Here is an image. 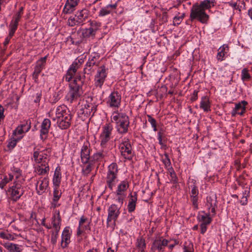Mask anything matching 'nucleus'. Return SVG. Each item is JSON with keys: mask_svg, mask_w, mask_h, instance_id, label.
Instances as JSON below:
<instances>
[{"mask_svg": "<svg viewBox=\"0 0 252 252\" xmlns=\"http://www.w3.org/2000/svg\"><path fill=\"white\" fill-rule=\"evenodd\" d=\"M206 206L209 210H211V216H215L217 208V198L215 194L207 197Z\"/></svg>", "mask_w": 252, "mask_h": 252, "instance_id": "obj_18", "label": "nucleus"}, {"mask_svg": "<svg viewBox=\"0 0 252 252\" xmlns=\"http://www.w3.org/2000/svg\"><path fill=\"white\" fill-rule=\"evenodd\" d=\"M128 203L127 205V210L129 213L133 212L136 207V204L137 201V193L134 192L129 195Z\"/></svg>", "mask_w": 252, "mask_h": 252, "instance_id": "obj_23", "label": "nucleus"}, {"mask_svg": "<svg viewBox=\"0 0 252 252\" xmlns=\"http://www.w3.org/2000/svg\"><path fill=\"white\" fill-rule=\"evenodd\" d=\"M95 66H98V64L88 61L83 69L84 73L88 75L92 74L95 70Z\"/></svg>", "mask_w": 252, "mask_h": 252, "instance_id": "obj_33", "label": "nucleus"}, {"mask_svg": "<svg viewBox=\"0 0 252 252\" xmlns=\"http://www.w3.org/2000/svg\"><path fill=\"white\" fill-rule=\"evenodd\" d=\"M49 186V178L48 176L45 177H40L38 179L36 185L37 193L41 195L45 191Z\"/></svg>", "mask_w": 252, "mask_h": 252, "instance_id": "obj_19", "label": "nucleus"}, {"mask_svg": "<svg viewBox=\"0 0 252 252\" xmlns=\"http://www.w3.org/2000/svg\"><path fill=\"white\" fill-rule=\"evenodd\" d=\"M100 54L97 52H93L89 56L88 60L90 62H94V63L99 64V59L100 58Z\"/></svg>", "mask_w": 252, "mask_h": 252, "instance_id": "obj_43", "label": "nucleus"}, {"mask_svg": "<svg viewBox=\"0 0 252 252\" xmlns=\"http://www.w3.org/2000/svg\"><path fill=\"white\" fill-rule=\"evenodd\" d=\"M12 180V176L8 174V176H5L4 178L1 180V181L3 182V184L6 185L8 183H9L10 181H11Z\"/></svg>", "mask_w": 252, "mask_h": 252, "instance_id": "obj_62", "label": "nucleus"}, {"mask_svg": "<svg viewBox=\"0 0 252 252\" xmlns=\"http://www.w3.org/2000/svg\"><path fill=\"white\" fill-rule=\"evenodd\" d=\"M112 122L116 124V128L120 134H125L128 131L129 126V120L128 117L124 113H119L115 111L111 117Z\"/></svg>", "mask_w": 252, "mask_h": 252, "instance_id": "obj_2", "label": "nucleus"}, {"mask_svg": "<svg viewBox=\"0 0 252 252\" xmlns=\"http://www.w3.org/2000/svg\"><path fill=\"white\" fill-rule=\"evenodd\" d=\"M108 70L104 64L97 68L94 78V85L96 87L102 88L108 75Z\"/></svg>", "mask_w": 252, "mask_h": 252, "instance_id": "obj_7", "label": "nucleus"}, {"mask_svg": "<svg viewBox=\"0 0 252 252\" xmlns=\"http://www.w3.org/2000/svg\"><path fill=\"white\" fill-rule=\"evenodd\" d=\"M129 188V183L126 180L122 181L118 185L117 189L115 193H118L121 194H126L125 192Z\"/></svg>", "mask_w": 252, "mask_h": 252, "instance_id": "obj_30", "label": "nucleus"}, {"mask_svg": "<svg viewBox=\"0 0 252 252\" xmlns=\"http://www.w3.org/2000/svg\"><path fill=\"white\" fill-rule=\"evenodd\" d=\"M22 184L21 180L14 181L13 185L9 188L8 191L12 200L17 201L23 195L24 189L22 186Z\"/></svg>", "mask_w": 252, "mask_h": 252, "instance_id": "obj_6", "label": "nucleus"}, {"mask_svg": "<svg viewBox=\"0 0 252 252\" xmlns=\"http://www.w3.org/2000/svg\"><path fill=\"white\" fill-rule=\"evenodd\" d=\"M88 164L82 169V174L84 176H87L93 170V164L89 161Z\"/></svg>", "mask_w": 252, "mask_h": 252, "instance_id": "obj_45", "label": "nucleus"}, {"mask_svg": "<svg viewBox=\"0 0 252 252\" xmlns=\"http://www.w3.org/2000/svg\"><path fill=\"white\" fill-rule=\"evenodd\" d=\"M189 18L191 21L196 19L202 24H207L209 16L205 11L193 4L190 10Z\"/></svg>", "mask_w": 252, "mask_h": 252, "instance_id": "obj_5", "label": "nucleus"}, {"mask_svg": "<svg viewBox=\"0 0 252 252\" xmlns=\"http://www.w3.org/2000/svg\"><path fill=\"white\" fill-rule=\"evenodd\" d=\"M210 102L208 96H204L201 97L200 108L202 109L204 112L211 111Z\"/></svg>", "mask_w": 252, "mask_h": 252, "instance_id": "obj_31", "label": "nucleus"}, {"mask_svg": "<svg viewBox=\"0 0 252 252\" xmlns=\"http://www.w3.org/2000/svg\"><path fill=\"white\" fill-rule=\"evenodd\" d=\"M184 252H194L193 244L186 242L184 245Z\"/></svg>", "mask_w": 252, "mask_h": 252, "instance_id": "obj_51", "label": "nucleus"}, {"mask_svg": "<svg viewBox=\"0 0 252 252\" xmlns=\"http://www.w3.org/2000/svg\"><path fill=\"white\" fill-rule=\"evenodd\" d=\"M191 194H190V196H198L199 191H198L197 187L195 185H193L192 186H191Z\"/></svg>", "mask_w": 252, "mask_h": 252, "instance_id": "obj_61", "label": "nucleus"}, {"mask_svg": "<svg viewBox=\"0 0 252 252\" xmlns=\"http://www.w3.org/2000/svg\"><path fill=\"white\" fill-rule=\"evenodd\" d=\"M241 77L243 80H249L251 78L250 74L246 68H244L242 71Z\"/></svg>", "mask_w": 252, "mask_h": 252, "instance_id": "obj_56", "label": "nucleus"}, {"mask_svg": "<svg viewBox=\"0 0 252 252\" xmlns=\"http://www.w3.org/2000/svg\"><path fill=\"white\" fill-rule=\"evenodd\" d=\"M18 21H17L14 20H12L9 25V33L10 34V36H13L15 31H16L18 26Z\"/></svg>", "mask_w": 252, "mask_h": 252, "instance_id": "obj_41", "label": "nucleus"}, {"mask_svg": "<svg viewBox=\"0 0 252 252\" xmlns=\"http://www.w3.org/2000/svg\"><path fill=\"white\" fill-rule=\"evenodd\" d=\"M91 150L90 143L88 141L84 142L81 149V159L83 163L87 164L89 163L90 158H91L90 157Z\"/></svg>", "mask_w": 252, "mask_h": 252, "instance_id": "obj_17", "label": "nucleus"}, {"mask_svg": "<svg viewBox=\"0 0 252 252\" xmlns=\"http://www.w3.org/2000/svg\"><path fill=\"white\" fill-rule=\"evenodd\" d=\"M22 171L20 168L13 166L11 168V172L9 174L12 176V179L15 178V181L21 180V183L24 181L22 177Z\"/></svg>", "mask_w": 252, "mask_h": 252, "instance_id": "obj_28", "label": "nucleus"}, {"mask_svg": "<svg viewBox=\"0 0 252 252\" xmlns=\"http://www.w3.org/2000/svg\"><path fill=\"white\" fill-rule=\"evenodd\" d=\"M169 241L163 236L157 237L152 245L151 250L153 252H163L165 247L168 245Z\"/></svg>", "mask_w": 252, "mask_h": 252, "instance_id": "obj_12", "label": "nucleus"}, {"mask_svg": "<svg viewBox=\"0 0 252 252\" xmlns=\"http://www.w3.org/2000/svg\"><path fill=\"white\" fill-rule=\"evenodd\" d=\"M23 136H17L16 137H13L10 139L8 143L7 147L9 150L13 149L17 144V143L18 141H19L22 138Z\"/></svg>", "mask_w": 252, "mask_h": 252, "instance_id": "obj_42", "label": "nucleus"}, {"mask_svg": "<svg viewBox=\"0 0 252 252\" xmlns=\"http://www.w3.org/2000/svg\"><path fill=\"white\" fill-rule=\"evenodd\" d=\"M97 106V105L95 103H90L87 101L81 110L82 111V113L86 116H93L96 111Z\"/></svg>", "mask_w": 252, "mask_h": 252, "instance_id": "obj_21", "label": "nucleus"}, {"mask_svg": "<svg viewBox=\"0 0 252 252\" xmlns=\"http://www.w3.org/2000/svg\"><path fill=\"white\" fill-rule=\"evenodd\" d=\"M80 0H67L64 6L63 12L68 14L73 12L75 7L78 4Z\"/></svg>", "mask_w": 252, "mask_h": 252, "instance_id": "obj_22", "label": "nucleus"}, {"mask_svg": "<svg viewBox=\"0 0 252 252\" xmlns=\"http://www.w3.org/2000/svg\"><path fill=\"white\" fill-rule=\"evenodd\" d=\"M41 71L34 68V71L32 74V79L34 80V82L36 83L38 82V76L41 73Z\"/></svg>", "mask_w": 252, "mask_h": 252, "instance_id": "obj_54", "label": "nucleus"}, {"mask_svg": "<svg viewBox=\"0 0 252 252\" xmlns=\"http://www.w3.org/2000/svg\"><path fill=\"white\" fill-rule=\"evenodd\" d=\"M90 28L95 33L101 26V23L96 21H90Z\"/></svg>", "mask_w": 252, "mask_h": 252, "instance_id": "obj_46", "label": "nucleus"}, {"mask_svg": "<svg viewBox=\"0 0 252 252\" xmlns=\"http://www.w3.org/2000/svg\"><path fill=\"white\" fill-rule=\"evenodd\" d=\"M117 6V3L108 4L105 7L102 8L100 10L98 16L100 17H103L110 14L113 10L116 8Z\"/></svg>", "mask_w": 252, "mask_h": 252, "instance_id": "obj_26", "label": "nucleus"}, {"mask_svg": "<svg viewBox=\"0 0 252 252\" xmlns=\"http://www.w3.org/2000/svg\"><path fill=\"white\" fill-rule=\"evenodd\" d=\"M121 206L112 204L108 209V216L107 219V226H110V222L113 221V225H115V222L120 214Z\"/></svg>", "mask_w": 252, "mask_h": 252, "instance_id": "obj_10", "label": "nucleus"}, {"mask_svg": "<svg viewBox=\"0 0 252 252\" xmlns=\"http://www.w3.org/2000/svg\"><path fill=\"white\" fill-rule=\"evenodd\" d=\"M190 198H191V201L192 204V206L193 207L194 209H196V210L198 209V196H190Z\"/></svg>", "mask_w": 252, "mask_h": 252, "instance_id": "obj_59", "label": "nucleus"}, {"mask_svg": "<svg viewBox=\"0 0 252 252\" xmlns=\"http://www.w3.org/2000/svg\"><path fill=\"white\" fill-rule=\"evenodd\" d=\"M119 148L122 156L126 159L130 160L134 156V152L128 138H124L120 143Z\"/></svg>", "mask_w": 252, "mask_h": 252, "instance_id": "obj_4", "label": "nucleus"}, {"mask_svg": "<svg viewBox=\"0 0 252 252\" xmlns=\"http://www.w3.org/2000/svg\"><path fill=\"white\" fill-rule=\"evenodd\" d=\"M72 231L69 226H66L63 230L61 235V247L65 249L68 247L71 241Z\"/></svg>", "mask_w": 252, "mask_h": 252, "instance_id": "obj_15", "label": "nucleus"}, {"mask_svg": "<svg viewBox=\"0 0 252 252\" xmlns=\"http://www.w3.org/2000/svg\"><path fill=\"white\" fill-rule=\"evenodd\" d=\"M106 183L108 188L113 190L117 183L118 176L107 175L106 177Z\"/></svg>", "mask_w": 252, "mask_h": 252, "instance_id": "obj_27", "label": "nucleus"}, {"mask_svg": "<svg viewBox=\"0 0 252 252\" xmlns=\"http://www.w3.org/2000/svg\"><path fill=\"white\" fill-rule=\"evenodd\" d=\"M50 155L47 150L35 151L33 153V158L35 163L39 164H49Z\"/></svg>", "mask_w": 252, "mask_h": 252, "instance_id": "obj_11", "label": "nucleus"}, {"mask_svg": "<svg viewBox=\"0 0 252 252\" xmlns=\"http://www.w3.org/2000/svg\"><path fill=\"white\" fill-rule=\"evenodd\" d=\"M213 3V0H205L201 1L200 4L195 3L194 5L200 8L203 11H205L206 9H209L211 7V4Z\"/></svg>", "mask_w": 252, "mask_h": 252, "instance_id": "obj_35", "label": "nucleus"}, {"mask_svg": "<svg viewBox=\"0 0 252 252\" xmlns=\"http://www.w3.org/2000/svg\"><path fill=\"white\" fill-rule=\"evenodd\" d=\"M62 219L60 211H58L57 214H54L52 218L51 223L55 231H60L61 226Z\"/></svg>", "mask_w": 252, "mask_h": 252, "instance_id": "obj_25", "label": "nucleus"}, {"mask_svg": "<svg viewBox=\"0 0 252 252\" xmlns=\"http://www.w3.org/2000/svg\"><path fill=\"white\" fill-rule=\"evenodd\" d=\"M47 59V55L46 56L41 58L40 59H39L36 62L35 64V66L34 68L38 69L41 71H42L46 63V60Z\"/></svg>", "mask_w": 252, "mask_h": 252, "instance_id": "obj_39", "label": "nucleus"}, {"mask_svg": "<svg viewBox=\"0 0 252 252\" xmlns=\"http://www.w3.org/2000/svg\"><path fill=\"white\" fill-rule=\"evenodd\" d=\"M164 158H162V161L165 165V168L168 170V168H172L171 166V162L169 159L168 155L167 153L164 154Z\"/></svg>", "mask_w": 252, "mask_h": 252, "instance_id": "obj_49", "label": "nucleus"}, {"mask_svg": "<svg viewBox=\"0 0 252 252\" xmlns=\"http://www.w3.org/2000/svg\"><path fill=\"white\" fill-rule=\"evenodd\" d=\"M51 126V121L48 119H44L42 122L40 130V137L42 141H44L47 138V135Z\"/></svg>", "mask_w": 252, "mask_h": 252, "instance_id": "obj_20", "label": "nucleus"}, {"mask_svg": "<svg viewBox=\"0 0 252 252\" xmlns=\"http://www.w3.org/2000/svg\"><path fill=\"white\" fill-rule=\"evenodd\" d=\"M59 187H54V191H53V197L52 200L56 201H59L60 199L62 192L59 189Z\"/></svg>", "mask_w": 252, "mask_h": 252, "instance_id": "obj_48", "label": "nucleus"}, {"mask_svg": "<svg viewBox=\"0 0 252 252\" xmlns=\"http://www.w3.org/2000/svg\"><path fill=\"white\" fill-rule=\"evenodd\" d=\"M204 214L203 215H200L199 216V220L202 221V223H210L212 220L211 217V214L210 213H205L203 212Z\"/></svg>", "mask_w": 252, "mask_h": 252, "instance_id": "obj_40", "label": "nucleus"}, {"mask_svg": "<svg viewBox=\"0 0 252 252\" xmlns=\"http://www.w3.org/2000/svg\"><path fill=\"white\" fill-rule=\"evenodd\" d=\"M5 248L9 252H21V247L18 244L8 243L5 245Z\"/></svg>", "mask_w": 252, "mask_h": 252, "instance_id": "obj_37", "label": "nucleus"}, {"mask_svg": "<svg viewBox=\"0 0 252 252\" xmlns=\"http://www.w3.org/2000/svg\"><path fill=\"white\" fill-rule=\"evenodd\" d=\"M88 11L86 9L78 11L74 16L69 18L67 21L68 25L73 27L81 24L88 18Z\"/></svg>", "mask_w": 252, "mask_h": 252, "instance_id": "obj_8", "label": "nucleus"}, {"mask_svg": "<svg viewBox=\"0 0 252 252\" xmlns=\"http://www.w3.org/2000/svg\"><path fill=\"white\" fill-rule=\"evenodd\" d=\"M23 11H24V8H23V7L21 6L19 8L18 11L16 14V17H15L14 20L19 22L20 19H21L22 15L23 14Z\"/></svg>", "mask_w": 252, "mask_h": 252, "instance_id": "obj_60", "label": "nucleus"}, {"mask_svg": "<svg viewBox=\"0 0 252 252\" xmlns=\"http://www.w3.org/2000/svg\"><path fill=\"white\" fill-rule=\"evenodd\" d=\"M95 34L96 33L90 28L86 29L82 32V35L84 37H94Z\"/></svg>", "mask_w": 252, "mask_h": 252, "instance_id": "obj_47", "label": "nucleus"}, {"mask_svg": "<svg viewBox=\"0 0 252 252\" xmlns=\"http://www.w3.org/2000/svg\"><path fill=\"white\" fill-rule=\"evenodd\" d=\"M100 148L92 156V162L101 161L108 157L109 149L107 146H100Z\"/></svg>", "mask_w": 252, "mask_h": 252, "instance_id": "obj_14", "label": "nucleus"}, {"mask_svg": "<svg viewBox=\"0 0 252 252\" xmlns=\"http://www.w3.org/2000/svg\"><path fill=\"white\" fill-rule=\"evenodd\" d=\"M26 132L24 130L22 127H21L20 126H19L13 131V135L17 136V135H21Z\"/></svg>", "mask_w": 252, "mask_h": 252, "instance_id": "obj_55", "label": "nucleus"}, {"mask_svg": "<svg viewBox=\"0 0 252 252\" xmlns=\"http://www.w3.org/2000/svg\"><path fill=\"white\" fill-rule=\"evenodd\" d=\"M113 130V126L112 124H106L102 127V132L100 134V146H107L108 142L111 139V135Z\"/></svg>", "mask_w": 252, "mask_h": 252, "instance_id": "obj_9", "label": "nucleus"}, {"mask_svg": "<svg viewBox=\"0 0 252 252\" xmlns=\"http://www.w3.org/2000/svg\"><path fill=\"white\" fill-rule=\"evenodd\" d=\"M0 237L2 239L7 240H13L14 238L13 236L11 234L5 232H1L0 233Z\"/></svg>", "mask_w": 252, "mask_h": 252, "instance_id": "obj_58", "label": "nucleus"}, {"mask_svg": "<svg viewBox=\"0 0 252 252\" xmlns=\"http://www.w3.org/2000/svg\"><path fill=\"white\" fill-rule=\"evenodd\" d=\"M119 173L118 165L115 162H112L107 168V175L118 176Z\"/></svg>", "mask_w": 252, "mask_h": 252, "instance_id": "obj_34", "label": "nucleus"}, {"mask_svg": "<svg viewBox=\"0 0 252 252\" xmlns=\"http://www.w3.org/2000/svg\"><path fill=\"white\" fill-rule=\"evenodd\" d=\"M228 50V47L225 45H222L218 49V53L217 54V58L218 60L222 61L224 60L226 52L225 50Z\"/></svg>", "mask_w": 252, "mask_h": 252, "instance_id": "obj_36", "label": "nucleus"}, {"mask_svg": "<svg viewBox=\"0 0 252 252\" xmlns=\"http://www.w3.org/2000/svg\"><path fill=\"white\" fill-rule=\"evenodd\" d=\"M247 104L248 102L245 100H243L241 102L236 104L235 107L232 112V116H234L236 114L243 115L245 112V106Z\"/></svg>", "mask_w": 252, "mask_h": 252, "instance_id": "obj_24", "label": "nucleus"}, {"mask_svg": "<svg viewBox=\"0 0 252 252\" xmlns=\"http://www.w3.org/2000/svg\"><path fill=\"white\" fill-rule=\"evenodd\" d=\"M50 170L49 164H39L35 168V172L38 175H43L49 173Z\"/></svg>", "mask_w": 252, "mask_h": 252, "instance_id": "obj_32", "label": "nucleus"}, {"mask_svg": "<svg viewBox=\"0 0 252 252\" xmlns=\"http://www.w3.org/2000/svg\"><path fill=\"white\" fill-rule=\"evenodd\" d=\"M61 168L59 166L56 167L53 178V183L54 187H59L61 182Z\"/></svg>", "mask_w": 252, "mask_h": 252, "instance_id": "obj_29", "label": "nucleus"}, {"mask_svg": "<svg viewBox=\"0 0 252 252\" xmlns=\"http://www.w3.org/2000/svg\"><path fill=\"white\" fill-rule=\"evenodd\" d=\"M54 121L57 120L58 126L62 129L69 128L72 123V115L68 108L64 105L59 106L56 110V118Z\"/></svg>", "mask_w": 252, "mask_h": 252, "instance_id": "obj_1", "label": "nucleus"}, {"mask_svg": "<svg viewBox=\"0 0 252 252\" xmlns=\"http://www.w3.org/2000/svg\"><path fill=\"white\" fill-rule=\"evenodd\" d=\"M168 170L169 171L170 173V176L171 177L170 181L173 184H176L178 182V179L177 177V175L174 171V169L173 168H168Z\"/></svg>", "mask_w": 252, "mask_h": 252, "instance_id": "obj_44", "label": "nucleus"}, {"mask_svg": "<svg viewBox=\"0 0 252 252\" xmlns=\"http://www.w3.org/2000/svg\"><path fill=\"white\" fill-rule=\"evenodd\" d=\"M198 91H197V90H194L193 92V93L191 95V97H190V100L192 101V102H193L194 101H195L198 98Z\"/></svg>", "mask_w": 252, "mask_h": 252, "instance_id": "obj_63", "label": "nucleus"}, {"mask_svg": "<svg viewBox=\"0 0 252 252\" xmlns=\"http://www.w3.org/2000/svg\"><path fill=\"white\" fill-rule=\"evenodd\" d=\"M60 231H52L51 236V243L53 245H56Z\"/></svg>", "mask_w": 252, "mask_h": 252, "instance_id": "obj_50", "label": "nucleus"}, {"mask_svg": "<svg viewBox=\"0 0 252 252\" xmlns=\"http://www.w3.org/2000/svg\"><path fill=\"white\" fill-rule=\"evenodd\" d=\"M69 91L65 96L66 100L72 103L76 101L83 94L82 86L76 83V80H74L73 82L69 84Z\"/></svg>", "mask_w": 252, "mask_h": 252, "instance_id": "obj_3", "label": "nucleus"}, {"mask_svg": "<svg viewBox=\"0 0 252 252\" xmlns=\"http://www.w3.org/2000/svg\"><path fill=\"white\" fill-rule=\"evenodd\" d=\"M136 248L138 249V252H145L146 248L145 241L142 238H138L136 243Z\"/></svg>", "mask_w": 252, "mask_h": 252, "instance_id": "obj_38", "label": "nucleus"}, {"mask_svg": "<svg viewBox=\"0 0 252 252\" xmlns=\"http://www.w3.org/2000/svg\"><path fill=\"white\" fill-rule=\"evenodd\" d=\"M147 117L148 118V122L152 125L153 130L156 131L157 130L156 120L150 115H147Z\"/></svg>", "mask_w": 252, "mask_h": 252, "instance_id": "obj_53", "label": "nucleus"}, {"mask_svg": "<svg viewBox=\"0 0 252 252\" xmlns=\"http://www.w3.org/2000/svg\"><path fill=\"white\" fill-rule=\"evenodd\" d=\"M121 95L118 91H113L108 97L107 104L110 107L118 109L121 105Z\"/></svg>", "mask_w": 252, "mask_h": 252, "instance_id": "obj_13", "label": "nucleus"}, {"mask_svg": "<svg viewBox=\"0 0 252 252\" xmlns=\"http://www.w3.org/2000/svg\"><path fill=\"white\" fill-rule=\"evenodd\" d=\"M116 193V196L117 197L116 200L118 202L120 203V206H121V205L123 204L124 200L126 197V194L121 193V194H120V193Z\"/></svg>", "mask_w": 252, "mask_h": 252, "instance_id": "obj_57", "label": "nucleus"}, {"mask_svg": "<svg viewBox=\"0 0 252 252\" xmlns=\"http://www.w3.org/2000/svg\"><path fill=\"white\" fill-rule=\"evenodd\" d=\"M80 66L81 62L79 60L76 59L73 62L67 70L66 74L63 77V78L65 79L66 82H69L71 80L77 70L80 67Z\"/></svg>", "mask_w": 252, "mask_h": 252, "instance_id": "obj_16", "label": "nucleus"}, {"mask_svg": "<svg viewBox=\"0 0 252 252\" xmlns=\"http://www.w3.org/2000/svg\"><path fill=\"white\" fill-rule=\"evenodd\" d=\"M21 127H22L24 130L26 132H28L31 127V120H28L25 121L23 123L20 125Z\"/></svg>", "mask_w": 252, "mask_h": 252, "instance_id": "obj_52", "label": "nucleus"}, {"mask_svg": "<svg viewBox=\"0 0 252 252\" xmlns=\"http://www.w3.org/2000/svg\"><path fill=\"white\" fill-rule=\"evenodd\" d=\"M42 94L41 92L37 93L33 97H35V99L34 100V102L35 103H38L40 101L41 98Z\"/></svg>", "mask_w": 252, "mask_h": 252, "instance_id": "obj_64", "label": "nucleus"}]
</instances>
